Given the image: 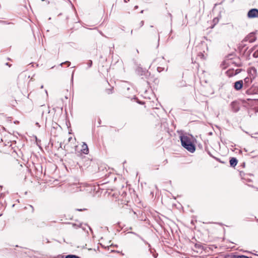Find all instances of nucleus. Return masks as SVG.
<instances>
[{
	"mask_svg": "<svg viewBox=\"0 0 258 258\" xmlns=\"http://www.w3.org/2000/svg\"><path fill=\"white\" fill-rule=\"evenodd\" d=\"M143 23H144L143 21H142L141 23V24L143 25Z\"/></svg>",
	"mask_w": 258,
	"mask_h": 258,
	"instance_id": "obj_30",
	"label": "nucleus"
},
{
	"mask_svg": "<svg viewBox=\"0 0 258 258\" xmlns=\"http://www.w3.org/2000/svg\"><path fill=\"white\" fill-rule=\"evenodd\" d=\"M230 258H250V257L244 255H238L232 253L231 255H228Z\"/></svg>",
	"mask_w": 258,
	"mask_h": 258,
	"instance_id": "obj_10",
	"label": "nucleus"
},
{
	"mask_svg": "<svg viewBox=\"0 0 258 258\" xmlns=\"http://www.w3.org/2000/svg\"><path fill=\"white\" fill-rule=\"evenodd\" d=\"M45 92L46 93V94H47V90H45Z\"/></svg>",
	"mask_w": 258,
	"mask_h": 258,
	"instance_id": "obj_34",
	"label": "nucleus"
},
{
	"mask_svg": "<svg viewBox=\"0 0 258 258\" xmlns=\"http://www.w3.org/2000/svg\"><path fill=\"white\" fill-rule=\"evenodd\" d=\"M42 1H44V0H41Z\"/></svg>",
	"mask_w": 258,
	"mask_h": 258,
	"instance_id": "obj_35",
	"label": "nucleus"
},
{
	"mask_svg": "<svg viewBox=\"0 0 258 258\" xmlns=\"http://www.w3.org/2000/svg\"><path fill=\"white\" fill-rule=\"evenodd\" d=\"M143 11H144L143 10L141 11V13H143Z\"/></svg>",
	"mask_w": 258,
	"mask_h": 258,
	"instance_id": "obj_33",
	"label": "nucleus"
},
{
	"mask_svg": "<svg viewBox=\"0 0 258 258\" xmlns=\"http://www.w3.org/2000/svg\"><path fill=\"white\" fill-rule=\"evenodd\" d=\"M43 88V85H42V86H41V89H42Z\"/></svg>",
	"mask_w": 258,
	"mask_h": 258,
	"instance_id": "obj_32",
	"label": "nucleus"
},
{
	"mask_svg": "<svg viewBox=\"0 0 258 258\" xmlns=\"http://www.w3.org/2000/svg\"><path fill=\"white\" fill-rule=\"evenodd\" d=\"M82 187L80 185L79 183H74L70 185L68 187V190L71 192H75L79 191H82Z\"/></svg>",
	"mask_w": 258,
	"mask_h": 258,
	"instance_id": "obj_2",
	"label": "nucleus"
},
{
	"mask_svg": "<svg viewBox=\"0 0 258 258\" xmlns=\"http://www.w3.org/2000/svg\"><path fill=\"white\" fill-rule=\"evenodd\" d=\"M245 93L247 95H251L254 94H258V89L250 88L246 91Z\"/></svg>",
	"mask_w": 258,
	"mask_h": 258,
	"instance_id": "obj_8",
	"label": "nucleus"
},
{
	"mask_svg": "<svg viewBox=\"0 0 258 258\" xmlns=\"http://www.w3.org/2000/svg\"><path fill=\"white\" fill-rule=\"evenodd\" d=\"M82 152L83 153L85 154H88L89 153V149L88 148L87 145L85 143H83V144L82 146Z\"/></svg>",
	"mask_w": 258,
	"mask_h": 258,
	"instance_id": "obj_9",
	"label": "nucleus"
},
{
	"mask_svg": "<svg viewBox=\"0 0 258 258\" xmlns=\"http://www.w3.org/2000/svg\"><path fill=\"white\" fill-rule=\"evenodd\" d=\"M41 107L46 108V107L45 105H41Z\"/></svg>",
	"mask_w": 258,
	"mask_h": 258,
	"instance_id": "obj_26",
	"label": "nucleus"
},
{
	"mask_svg": "<svg viewBox=\"0 0 258 258\" xmlns=\"http://www.w3.org/2000/svg\"><path fill=\"white\" fill-rule=\"evenodd\" d=\"M254 79V75H253L252 76H251V75H249V76L246 77L243 81V86L245 88L248 87Z\"/></svg>",
	"mask_w": 258,
	"mask_h": 258,
	"instance_id": "obj_3",
	"label": "nucleus"
},
{
	"mask_svg": "<svg viewBox=\"0 0 258 258\" xmlns=\"http://www.w3.org/2000/svg\"><path fill=\"white\" fill-rule=\"evenodd\" d=\"M87 64H88V67H89V68H90V67L92 66V60H89L88 61Z\"/></svg>",
	"mask_w": 258,
	"mask_h": 258,
	"instance_id": "obj_17",
	"label": "nucleus"
},
{
	"mask_svg": "<svg viewBox=\"0 0 258 258\" xmlns=\"http://www.w3.org/2000/svg\"><path fill=\"white\" fill-rule=\"evenodd\" d=\"M63 64H67L68 65V67H69L71 64V62L70 61H67L61 63L60 65L61 66Z\"/></svg>",
	"mask_w": 258,
	"mask_h": 258,
	"instance_id": "obj_16",
	"label": "nucleus"
},
{
	"mask_svg": "<svg viewBox=\"0 0 258 258\" xmlns=\"http://www.w3.org/2000/svg\"><path fill=\"white\" fill-rule=\"evenodd\" d=\"M47 112L49 113L50 112V110L49 109V108H47Z\"/></svg>",
	"mask_w": 258,
	"mask_h": 258,
	"instance_id": "obj_27",
	"label": "nucleus"
},
{
	"mask_svg": "<svg viewBox=\"0 0 258 258\" xmlns=\"http://www.w3.org/2000/svg\"><path fill=\"white\" fill-rule=\"evenodd\" d=\"M84 210H85V209H84V210H82V209H77V211H82Z\"/></svg>",
	"mask_w": 258,
	"mask_h": 258,
	"instance_id": "obj_23",
	"label": "nucleus"
},
{
	"mask_svg": "<svg viewBox=\"0 0 258 258\" xmlns=\"http://www.w3.org/2000/svg\"><path fill=\"white\" fill-rule=\"evenodd\" d=\"M247 17L249 18H258V9H252L247 13Z\"/></svg>",
	"mask_w": 258,
	"mask_h": 258,
	"instance_id": "obj_4",
	"label": "nucleus"
},
{
	"mask_svg": "<svg viewBox=\"0 0 258 258\" xmlns=\"http://www.w3.org/2000/svg\"><path fill=\"white\" fill-rule=\"evenodd\" d=\"M6 65H7V66H9V67H10V66H11V65L9 64V63H6Z\"/></svg>",
	"mask_w": 258,
	"mask_h": 258,
	"instance_id": "obj_28",
	"label": "nucleus"
},
{
	"mask_svg": "<svg viewBox=\"0 0 258 258\" xmlns=\"http://www.w3.org/2000/svg\"><path fill=\"white\" fill-rule=\"evenodd\" d=\"M182 146L190 153L195 151V146L192 142V136L183 135L180 136Z\"/></svg>",
	"mask_w": 258,
	"mask_h": 258,
	"instance_id": "obj_1",
	"label": "nucleus"
},
{
	"mask_svg": "<svg viewBox=\"0 0 258 258\" xmlns=\"http://www.w3.org/2000/svg\"><path fill=\"white\" fill-rule=\"evenodd\" d=\"M256 38L255 35L253 33H250L245 38V41H248L250 43H252L255 40Z\"/></svg>",
	"mask_w": 258,
	"mask_h": 258,
	"instance_id": "obj_7",
	"label": "nucleus"
},
{
	"mask_svg": "<svg viewBox=\"0 0 258 258\" xmlns=\"http://www.w3.org/2000/svg\"><path fill=\"white\" fill-rule=\"evenodd\" d=\"M199 56H201V58H203L204 56L203 54H201V55H199Z\"/></svg>",
	"mask_w": 258,
	"mask_h": 258,
	"instance_id": "obj_22",
	"label": "nucleus"
},
{
	"mask_svg": "<svg viewBox=\"0 0 258 258\" xmlns=\"http://www.w3.org/2000/svg\"><path fill=\"white\" fill-rule=\"evenodd\" d=\"M195 247L197 249V251L198 252L199 250H202L203 249V246L200 244L196 243L195 245Z\"/></svg>",
	"mask_w": 258,
	"mask_h": 258,
	"instance_id": "obj_15",
	"label": "nucleus"
},
{
	"mask_svg": "<svg viewBox=\"0 0 258 258\" xmlns=\"http://www.w3.org/2000/svg\"><path fill=\"white\" fill-rule=\"evenodd\" d=\"M241 69H236L235 70L233 69H229L227 71V74L228 76L231 77L236 75L241 72Z\"/></svg>",
	"mask_w": 258,
	"mask_h": 258,
	"instance_id": "obj_6",
	"label": "nucleus"
},
{
	"mask_svg": "<svg viewBox=\"0 0 258 258\" xmlns=\"http://www.w3.org/2000/svg\"><path fill=\"white\" fill-rule=\"evenodd\" d=\"M237 160L235 158H232L230 160V164L231 166L235 167L237 164Z\"/></svg>",
	"mask_w": 258,
	"mask_h": 258,
	"instance_id": "obj_13",
	"label": "nucleus"
},
{
	"mask_svg": "<svg viewBox=\"0 0 258 258\" xmlns=\"http://www.w3.org/2000/svg\"><path fill=\"white\" fill-rule=\"evenodd\" d=\"M57 258H80L76 255L68 254V255H58Z\"/></svg>",
	"mask_w": 258,
	"mask_h": 258,
	"instance_id": "obj_11",
	"label": "nucleus"
},
{
	"mask_svg": "<svg viewBox=\"0 0 258 258\" xmlns=\"http://www.w3.org/2000/svg\"><path fill=\"white\" fill-rule=\"evenodd\" d=\"M138 6H136L135 7V9H138Z\"/></svg>",
	"mask_w": 258,
	"mask_h": 258,
	"instance_id": "obj_25",
	"label": "nucleus"
},
{
	"mask_svg": "<svg viewBox=\"0 0 258 258\" xmlns=\"http://www.w3.org/2000/svg\"><path fill=\"white\" fill-rule=\"evenodd\" d=\"M235 105H236V104H235V103L234 102H233L231 103V106H232L233 107H234V106Z\"/></svg>",
	"mask_w": 258,
	"mask_h": 258,
	"instance_id": "obj_19",
	"label": "nucleus"
},
{
	"mask_svg": "<svg viewBox=\"0 0 258 258\" xmlns=\"http://www.w3.org/2000/svg\"><path fill=\"white\" fill-rule=\"evenodd\" d=\"M72 139V137L69 138V140H69V142H70V141H71V140Z\"/></svg>",
	"mask_w": 258,
	"mask_h": 258,
	"instance_id": "obj_24",
	"label": "nucleus"
},
{
	"mask_svg": "<svg viewBox=\"0 0 258 258\" xmlns=\"http://www.w3.org/2000/svg\"><path fill=\"white\" fill-rule=\"evenodd\" d=\"M248 76H249V75H251V76H252L253 75H254V78L256 77V70L254 68H250L248 70Z\"/></svg>",
	"mask_w": 258,
	"mask_h": 258,
	"instance_id": "obj_12",
	"label": "nucleus"
},
{
	"mask_svg": "<svg viewBox=\"0 0 258 258\" xmlns=\"http://www.w3.org/2000/svg\"><path fill=\"white\" fill-rule=\"evenodd\" d=\"M44 110H42V115H43L44 114Z\"/></svg>",
	"mask_w": 258,
	"mask_h": 258,
	"instance_id": "obj_31",
	"label": "nucleus"
},
{
	"mask_svg": "<svg viewBox=\"0 0 258 258\" xmlns=\"http://www.w3.org/2000/svg\"><path fill=\"white\" fill-rule=\"evenodd\" d=\"M163 70V69H162V68L161 67H158L157 68V71L159 72H161V71H162Z\"/></svg>",
	"mask_w": 258,
	"mask_h": 258,
	"instance_id": "obj_18",
	"label": "nucleus"
},
{
	"mask_svg": "<svg viewBox=\"0 0 258 258\" xmlns=\"http://www.w3.org/2000/svg\"><path fill=\"white\" fill-rule=\"evenodd\" d=\"M143 23H144L143 21H142L141 23V24L143 25Z\"/></svg>",
	"mask_w": 258,
	"mask_h": 258,
	"instance_id": "obj_29",
	"label": "nucleus"
},
{
	"mask_svg": "<svg viewBox=\"0 0 258 258\" xmlns=\"http://www.w3.org/2000/svg\"><path fill=\"white\" fill-rule=\"evenodd\" d=\"M243 86V82L242 80H239L236 81L234 83V88L237 90L239 91L242 89Z\"/></svg>",
	"mask_w": 258,
	"mask_h": 258,
	"instance_id": "obj_5",
	"label": "nucleus"
},
{
	"mask_svg": "<svg viewBox=\"0 0 258 258\" xmlns=\"http://www.w3.org/2000/svg\"><path fill=\"white\" fill-rule=\"evenodd\" d=\"M36 125L38 127H40V125H39V123H38V122H36Z\"/></svg>",
	"mask_w": 258,
	"mask_h": 258,
	"instance_id": "obj_21",
	"label": "nucleus"
},
{
	"mask_svg": "<svg viewBox=\"0 0 258 258\" xmlns=\"http://www.w3.org/2000/svg\"><path fill=\"white\" fill-rule=\"evenodd\" d=\"M250 52L251 53L252 51H254L252 54V56L255 57H258V49H256L255 47H253L250 49Z\"/></svg>",
	"mask_w": 258,
	"mask_h": 258,
	"instance_id": "obj_14",
	"label": "nucleus"
},
{
	"mask_svg": "<svg viewBox=\"0 0 258 258\" xmlns=\"http://www.w3.org/2000/svg\"><path fill=\"white\" fill-rule=\"evenodd\" d=\"M233 110L235 112L237 111L238 110V109H237V108H235L234 109H233Z\"/></svg>",
	"mask_w": 258,
	"mask_h": 258,
	"instance_id": "obj_20",
	"label": "nucleus"
}]
</instances>
